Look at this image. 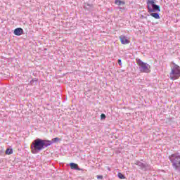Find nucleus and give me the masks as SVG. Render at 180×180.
I'll list each match as a JSON object with an SVG mask.
<instances>
[{
	"label": "nucleus",
	"instance_id": "f257e3e1",
	"mask_svg": "<svg viewBox=\"0 0 180 180\" xmlns=\"http://www.w3.org/2000/svg\"><path fill=\"white\" fill-rule=\"evenodd\" d=\"M49 146L50 142H49V140L37 139L31 143L30 148L32 154H39L40 151L47 148Z\"/></svg>",
	"mask_w": 180,
	"mask_h": 180
},
{
	"label": "nucleus",
	"instance_id": "f03ea898",
	"mask_svg": "<svg viewBox=\"0 0 180 180\" xmlns=\"http://www.w3.org/2000/svg\"><path fill=\"white\" fill-rule=\"evenodd\" d=\"M147 8L148 12L152 18L155 19H161L160 17V14L158 13H153V12H161V9L160 8V6L155 4V0H147Z\"/></svg>",
	"mask_w": 180,
	"mask_h": 180
},
{
	"label": "nucleus",
	"instance_id": "7ed1b4c3",
	"mask_svg": "<svg viewBox=\"0 0 180 180\" xmlns=\"http://www.w3.org/2000/svg\"><path fill=\"white\" fill-rule=\"evenodd\" d=\"M170 161L173 168L176 171H180V155L177 154H172L169 157Z\"/></svg>",
	"mask_w": 180,
	"mask_h": 180
},
{
	"label": "nucleus",
	"instance_id": "20e7f679",
	"mask_svg": "<svg viewBox=\"0 0 180 180\" xmlns=\"http://www.w3.org/2000/svg\"><path fill=\"white\" fill-rule=\"evenodd\" d=\"M136 64L139 65L141 72H146V74L150 72V65L143 62L141 59H136Z\"/></svg>",
	"mask_w": 180,
	"mask_h": 180
},
{
	"label": "nucleus",
	"instance_id": "39448f33",
	"mask_svg": "<svg viewBox=\"0 0 180 180\" xmlns=\"http://www.w3.org/2000/svg\"><path fill=\"white\" fill-rule=\"evenodd\" d=\"M180 77V67L178 65H174L170 72V79L175 81Z\"/></svg>",
	"mask_w": 180,
	"mask_h": 180
},
{
	"label": "nucleus",
	"instance_id": "423d86ee",
	"mask_svg": "<svg viewBox=\"0 0 180 180\" xmlns=\"http://www.w3.org/2000/svg\"><path fill=\"white\" fill-rule=\"evenodd\" d=\"M135 165H137L140 167V169L142 171H148V169H151V167L147 163H143L139 160L135 161Z\"/></svg>",
	"mask_w": 180,
	"mask_h": 180
},
{
	"label": "nucleus",
	"instance_id": "0eeeda50",
	"mask_svg": "<svg viewBox=\"0 0 180 180\" xmlns=\"http://www.w3.org/2000/svg\"><path fill=\"white\" fill-rule=\"evenodd\" d=\"M13 34L15 36H22L23 34V29L19 27L14 30Z\"/></svg>",
	"mask_w": 180,
	"mask_h": 180
},
{
	"label": "nucleus",
	"instance_id": "6e6552de",
	"mask_svg": "<svg viewBox=\"0 0 180 180\" xmlns=\"http://www.w3.org/2000/svg\"><path fill=\"white\" fill-rule=\"evenodd\" d=\"M120 39L121 41L122 44H129L130 43V41L127 39V38L125 36H120Z\"/></svg>",
	"mask_w": 180,
	"mask_h": 180
},
{
	"label": "nucleus",
	"instance_id": "1a4fd4ad",
	"mask_svg": "<svg viewBox=\"0 0 180 180\" xmlns=\"http://www.w3.org/2000/svg\"><path fill=\"white\" fill-rule=\"evenodd\" d=\"M70 168L71 169H76L77 171H81L82 169L78 167L77 163H70Z\"/></svg>",
	"mask_w": 180,
	"mask_h": 180
},
{
	"label": "nucleus",
	"instance_id": "9d476101",
	"mask_svg": "<svg viewBox=\"0 0 180 180\" xmlns=\"http://www.w3.org/2000/svg\"><path fill=\"white\" fill-rule=\"evenodd\" d=\"M49 146H51V144H54V143H58V141H60V138H53L51 141H49Z\"/></svg>",
	"mask_w": 180,
	"mask_h": 180
},
{
	"label": "nucleus",
	"instance_id": "9b49d317",
	"mask_svg": "<svg viewBox=\"0 0 180 180\" xmlns=\"http://www.w3.org/2000/svg\"><path fill=\"white\" fill-rule=\"evenodd\" d=\"M84 9H87V11H91V8H94V5L90 4H84Z\"/></svg>",
	"mask_w": 180,
	"mask_h": 180
},
{
	"label": "nucleus",
	"instance_id": "f8f14e48",
	"mask_svg": "<svg viewBox=\"0 0 180 180\" xmlns=\"http://www.w3.org/2000/svg\"><path fill=\"white\" fill-rule=\"evenodd\" d=\"M115 5H118V6H120L122 5H124L126 4L124 1L122 0H117L115 1Z\"/></svg>",
	"mask_w": 180,
	"mask_h": 180
},
{
	"label": "nucleus",
	"instance_id": "ddd939ff",
	"mask_svg": "<svg viewBox=\"0 0 180 180\" xmlns=\"http://www.w3.org/2000/svg\"><path fill=\"white\" fill-rule=\"evenodd\" d=\"M13 153V150L11 148H8L6 150V154H7L8 155H11V154Z\"/></svg>",
	"mask_w": 180,
	"mask_h": 180
},
{
	"label": "nucleus",
	"instance_id": "4468645a",
	"mask_svg": "<svg viewBox=\"0 0 180 180\" xmlns=\"http://www.w3.org/2000/svg\"><path fill=\"white\" fill-rule=\"evenodd\" d=\"M118 178H120V179H124V178L126 177L124 176V175H123V174L118 173Z\"/></svg>",
	"mask_w": 180,
	"mask_h": 180
},
{
	"label": "nucleus",
	"instance_id": "2eb2a0df",
	"mask_svg": "<svg viewBox=\"0 0 180 180\" xmlns=\"http://www.w3.org/2000/svg\"><path fill=\"white\" fill-rule=\"evenodd\" d=\"M101 119L102 120L106 119V115H105V114H101Z\"/></svg>",
	"mask_w": 180,
	"mask_h": 180
},
{
	"label": "nucleus",
	"instance_id": "dca6fc26",
	"mask_svg": "<svg viewBox=\"0 0 180 180\" xmlns=\"http://www.w3.org/2000/svg\"><path fill=\"white\" fill-rule=\"evenodd\" d=\"M97 179H103V176L102 175L97 176Z\"/></svg>",
	"mask_w": 180,
	"mask_h": 180
},
{
	"label": "nucleus",
	"instance_id": "f3484780",
	"mask_svg": "<svg viewBox=\"0 0 180 180\" xmlns=\"http://www.w3.org/2000/svg\"><path fill=\"white\" fill-rule=\"evenodd\" d=\"M118 64L119 65H122V60L120 59L118 60Z\"/></svg>",
	"mask_w": 180,
	"mask_h": 180
},
{
	"label": "nucleus",
	"instance_id": "a211bd4d",
	"mask_svg": "<svg viewBox=\"0 0 180 180\" xmlns=\"http://www.w3.org/2000/svg\"><path fill=\"white\" fill-rule=\"evenodd\" d=\"M142 18H144V19H147V17H143V15H142Z\"/></svg>",
	"mask_w": 180,
	"mask_h": 180
}]
</instances>
